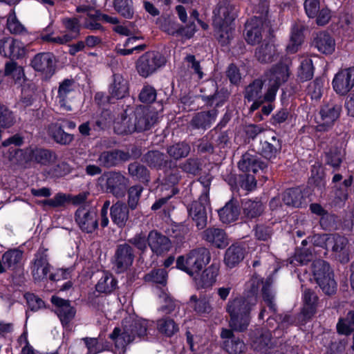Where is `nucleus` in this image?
Segmentation results:
<instances>
[{"instance_id": "1", "label": "nucleus", "mask_w": 354, "mask_h": 354, "mask_svg": "<svg viewBox=\"0 0 354 354\" xmlns=\"http://www.w3.org/2000/svg\"><path fill=\"white\" fill-rule=\"evenodd\" d=\"M158 112L151 107L128 106L114 122L118 134H129L150 129L158 121Z\"/></svg>"}, {"instance_id": "2", "label": "nucleus", "mask_w": 354, "mask_h": 354, "mask_svg": "<svg viewBox=\"0 0 354 354\" xmlns=\"http://www.w3.org/2000/svg\"><path fill=\"white\" fill-rule=\"evenodd\" d=\"M254 296H241L229 300L226 310L230 315V326L235 331H245L250 324V311L256 306Z\"/></svg>"}, {"instance_id": "3", "label": "nucleus", "mask_w": 354, "mask_h": 354, "mask_svg": "<svg viewBox=\"0 0 354 354\" xmlns=\"http://www.w3.org/2000/svg\"><path fill=\"white\" fill-rule=\"evenodd\" d=\"M236 17L235 7L229 1H220L214 10L213 25L220 41L227 43L232 35V23Z\"/></svg>"}, {"instance_id": "4", "label": "nucleus", "mask_w": 354, "mask_h": 354, "mask_svg": "<svg viewBox=\"0 0 354 354\" xmlns=\"http://www.w3.org/2000/svg\"><path fill=\"white\" fill-rule=\"evenodd\" d=\"M127 324V321L125 320L123 323V332L119 328H115L110 334V338L118 347L124 348L134 339L136 335L144 338L148 334L149 322L146 319H138L133 320L129 325Z\"/></svg>"}, {"instance_id": "5", "label": "nucleus", "mask_w": 354, "mask_h": 354, "mask_svg": "<svg viewBox=\"0 0 354 354\" xmlns=\"http://www.w3.org/2000/svg\"><path fill=\"white\" fill-rule=\"evenodd\" d=\"M292 62L290 59H286L283 62L272 66L266 73L265 82L268 85V91L264 95L267 102H272L275 99L277 92L281 84L288 81L290 75V66Z\"/></svg>"}, {"instance_id": "6", "label": "nucleus", "mask_w": 354, "mask_h": 354, "mask_svg": "<svg viewBox=\"0 0 354 354\" xmlns=\"http://www.w3.org/2000/svg\"><path fill=\"white\" fill-rule=\"evenodd\" d=\"M211 259L209 250L201 247L190 251L187 256H180L176 261V267L190 276L198 274Z\"/></svg>"}, {"instance_id": "7", "label": "nucleus", "mask_w": 354, "mask_h": 354, "mask_svg": "<svg viewBox=\"0 0 354 354\" xmlns=\"http://www.w3.org/2000/svg\"><path fill=\"white\" fill-rule=\"evenodd\" d=\"M9 160L14 164L26 165L37 162L46 165L52 158V153L47 149L30 146L24 149H9Z\"/></svg>"}, {"instance_id": "8", "label": "nucleus", "mask_w": 354, "mask_h": 354, "mask_svg": "<svg viewBox=\"0 0 354 354\" xmlns=\"http://www.w3.org/2000/svg\"><path fill=\"white\" fill-rule=\"evenodd\" d=\"M314 278L322 291L328 295L335 293L337 283L334 279V273L329 264L322 259L313 263Z\"/></svg>"}, {"instance_id": "9", "label": "nucleus", "mask_w": 354, "mask_h": 354, "mask_svg": "<svg viewBox=\"0 0 354 354\" xmlns=\"http://www.w3.org/2000/svg\"><path fill=\"white\" fill-rule=\"evenodd\" d=\"M165 63V57L158 52L149 51L137 61L136 69L140 75L147 77Z\"/></svg>"}, {"instance_id": "10", "label": "nucleus", "mask_w": 354, "mask_h": 354, "mask_svg": "<svg viewBox=\"0 0 354 354\" xmlns=\"http://www.w3.org/2000/svg\"><path fill=\"white\" fill-rule=\"evenodd\" d=\"M262 286V294L264 301L268 306L270 310L275 313L276 305L274 302V295L272 294L270 285L267 283L263 284L262 279L258 275H254L246 283L248 295L246 296H254L257 298L259 288Z\"/></svg>"}, {"instance_id": "11", "label": "nucleus", "mask_w": 354, "mask_h": 354, "mask_svg": "<svg viewBox=\"0 0 354 354\" xmlns=\"http://www.w3.org/2000/svg\"><path fill=\"white\" fill-rule=\"evenodd\" d=\"M47 251V248L41 246L35 254L30 267L31 274L35 281L46 279L50 272V265L48 263Z\"/></svg>"}, {"instance_id": "12", "label": "nucleus", "mask_w": 354, "mask_h": 354, "mask_svg": "<svg viewBox=\"0 0 354 354\" xmlns=\"http://www.w3.org/2000/svg\"><path fill=\"white\" fill-rule=\"evenodd\" d=\"M332 86L337 94L346 95L354 87V66L342 69L336 73Z\"/></svg>"}, {"instance_id": "13", "label": "nucleus", "mask_w": 354, "mask_h": 354, "mask_svg": "<svg viewBox=\"0 0 354 354\" xmlns=\"http://www.w3.org/2000/svg\"><path fill=\"white\" fill-rule=\"evenodd\" d=\"M342 106L339 104L330 103L324 105L319 111L320 120L317 125V130L325 131L330 128L339 117Z\"/></svg>"}, {"instance_id": "14", "label": "nucleus", "mask_w": 354, "mask_h": 354, "mask_svg": "<svg viewBox=\"0 0 354 354\" xmlns=\"http://www.w3.org/2000/svg\"><path fill=\"white\" fill-rule=\"evenodd\" d=\"M75 221L80 228L87 233L93 232L98 225L96 212L86 207L77 209L75 212Z\"/></svg>"}, {"instance_id": "15", "label": "nucleus", "mask_w": 354, "mask_h": 354, "mask_svg": "<svg viewBox=\"0 0 354 354\" xmlns=\"http://www.w3.org/2000/svg\"><path fill=\"white\" fill-rule=\"evenodd\" d=\"M233 330L223 328L221 337L225 339L223 343V349L229 354H242L247 347L244 342L234 336Z\"/></svg>"}, {"instance_id": "16", "label": "nucleus", "mask_w": 354, "mask_h": 354, "mask_svg": "<svg viewBox=\"0 0 354 354\" xmlns=\"http://www.w3.org/2000/svg\"><path fill=\"white\" fill-rule=\"evenodd\" d=\"M75 88V84L73 80L65 79L59 83L56 100L62 110L66 111H72L70 101Z\"/></svg>"}, {"instance_id": "17", "label": "nucleus", "mask_w": 354, "mask_h": 354, "mask_svg": "<svg viewBox=\"0 0 354 354\" xmlns=\"http://www.w3.org/2000/svg\"><path fill=\"white\" fill-rule=\"evenodd\" d=\"M52 304L56 307L55 313L59 317L63 326H67L74 318L76 310L70 301L63 299L57 296H53L50 299Z\"/></svg>"}, {"instance_id": "18", "label": "nucleus", "mask_w": 354, "mask_h": 354, "mask_svg": "<svg viewBox=\"0 0 354 354\" xmlns=\"http://www.w3.org/2000/svg\"><path fill=\"white\" fill-rule=\"evenodd\" d=\"M220 268V262L213 260L211 265L205 268L198 277H194V281L197 288H207L212 287L216 281Z\"/></svg>"}, {"instance_id": "19", "label": "nucleus", "mask_w": 354, "mask_h": 354, "mask_svg": "<svg viewBox=\"0 0 354 354\" xmlns=\"http://www.w3.org/2000/svg\"><path fill=\"white\" fill-rule=\"evenodd\" d=\"M265 139L261 141V153L266 159L276 158L281 149V143L273 132H268L264 136Z\"/></svg>"}, {"instance_id": "20", "label": "nucleus", "mask_w": 354, "mask_h": 354, "mask_svg": "<svg viewBox=\"0 0 354 354\" xmlns=\"http://www.w3.org/2000/svg\"><path fill=\"white\" fill-rule=\"evenodd\" d=\"M127 183V179L119 172H110L106 175V189L117 198L124 196Z\"/></svg>"}, {"instance_id": "21", "label": "nucleus", "mask_w": 354, "mask_h": 354, "mask_svg": "<svg viewBox=\"0 0 354 354\" xmlns=\"http://www.w3.org/2000/svg\"><path fill=\"white\" fill-rule=\"evenodd\" d=\"M133 261V254L131 247L129 245H120L114 259L116 272L120 273L127 270L131 266Z\"/></svg>"}, {"instance_id": "22", "label": "nucleus", "mask_w": 354, "mask_h": 354, "mask_svg": "<svg viewBox=\"0 0 354 354\" xmlns=\"http://www.w3.org/2000/svg\"><path fill=\"white\" fill-rule=\"evenodd\" d=\"M129 83L120 74H113L109 86V99L120 100L129 95Z\"/></svg>"}, {"instance_id": "23", "label": "nucleus", "mask_w": 354, "mask_h": 354, "mask_svg": "<svg viewBox=\"0 0 354 354\" xmlns=\"http://www.w3.org/2000/svg\"><path fill=\"white\" fill-rule=\"evenodd\" d=\"M209 206V198L205 203L201 201V196L198 201H194L188 209L189 215L195 221L199 229L203 228L207 223V208Z\"/></svg>"}, {"instance_id": "24", "label": "nucleus", "mask_w": 354, "mask_h": 354, "mask_svg": "<svg viewBox=\"0 0 354 354\" xmlns=\"http://www.w3.org/2000/svg\"><path fill=\"white\" fill-rule=\"evenodd\" d=\"M313 46L322 54L331 55L335 50L334 38L326 32H320L314 38Z\"/></svg>"}, {"instance_id": "25", "label": "nucleus", "mask_w": 354, "mask_h": 354, "mask_svg": "<svg viewBox=\"0 0 354 354\" xmlns=\"http://www.w3.org/2000/svg\"><path fill=\"white\" fill-rule=\"evenodd\" d=\"M54 57L49 53H41L36 55L31 61V66L37 71L46 74H51L54 68Z\"/></svg>"}, {"instance_id": "26", "label": "nucleus", "mask_w": 354, "mask_h": 354, "mask_svg": "<svg viewBox=\"0 0 354 354\" xmlns=\"http://www.w3.org/2000/svg\"><path fill=\"white\" fill-rule=\"evenodd\" d=\"M263 22L259 18L254 17L248 21L245 26V40L248 44L254 45L262 39Z\"/></svg>"}, {"instance_id": "27", "label": "nucleus", "mask_w": 354, "mask_h": 354, "mask_svg": "<svg viewBox=\"0 0 354 354\" xmlns=\"http://www.w3.org/2000/svg\"><path fill=\"white\" fill-rule=\"evenodd\" d=\"M245 248L243 245H231L224 257L225 265L232 269L236 267L245 257Z\"/></svg>"}, {"instance_id": "28", "label": "nucleus", "mask_w": 354, "mask_h": 354, "mask_svg": "<svg viewBox=\"0 0 354 354\" xmlns=\"http://www.w3.org/2000/svg\"><path fill=\"white\" fill-rule=\"evenodd\" d=\"M282 200L286 205L294 207H301L307 204L306 196L300 188L287 189L282 195Z\"/></svg>"}, {"instance_id": "29", "label": "nucleus", "mask_w": 354, "mask_h": 354, "mask_svg": "<svg viewBox=\"0 0 354 354\" xmlns=\"http://www.w3.org/2000/svg\"><path fill=\"white\" fill-rule=\"evenodd\" d=\"M111 217L116 225L124 227L129 220V207L122 202H117L110 209Z\"/></svg>"}, {"instance_id": "30", "label": "nucleus", "mask_w": 354, "mask_h": 354, "mask_svg": "<svg viewBox=\"0 0 354 354\" xmlns=\"http://www.w3.org/2000/svg\"><path fill=\"white\" fill-rule=\"evenodd\" d=\"M217 114V110L214 109L208 111L199 112L192 119L191 125L196 129L209 128L215 121Z\"/></svg>"}, {"instance_id": "31", "label": "nucleus", "mask_w": 354, "mask_h": 354, "mask_svg": "<svg viewBox=\"0 0 354 354\" xmlns=\"http://www.w3.org/2000/svg\"><path fill=\"white\" fill-rule=\"evenodd\" d=\"M239 169L245 173H257L263 167V162L260 161L257 156L245 153L238 163Z\"/></svg>"}, {"instance_id": "32", "label": "nucleus", "mask_w": 354, "mask_h": 354, "mask_svg": "<svg viewBox=\"0 0 354 354\" xmlns=\"http://www.w3.org/2000/svg\"><path fill=\"white\" fill-rule=\"evenodd\" d=\"M221 221L223 223H230L236 221L239 216V209L237 202L229 201L224 207L218 210Z\"/></svg>"}, {"instance_id": "33", "label": "nucleus", "mask_w": 354, "mask_h": 354, "mask_svg": "<svg viewBox=\"0 0 354 354\" xmlns=\"http://www.w3.org/2000/svg\"><path fill=\"white\" fill-rule=\"evenodd\" d=\"M168 238L158 231H151L148 234L140 232L135 235L131 243H168Z\"/></svg>"}, {"instance_id": "34", "label": "nucleus", "mask_w": 354, "mask_h": 354, "mask_svg": "<svg viewBox=\"0 0 354 354\" xmlns=\"http://www.w3.org/2000/svg\"><path fill=\"white\" fill-rule=\"evenodd\" d=\"M303 31V25L298 24L292 25L290 41L286 46V51L288 53L293 54L298 51L299 46L304 40Z\"/></svg>"}, {"instance_id": "35", "label": "nucleus", "mask_w": 354, "mask_h": 354, "mask_svg": "<svg viewBox=\"0 0 354 354\" xmlns=\"http://www.w3.org/2000/svg\"><path fill=\"white\" fill-rule=\"evenodd\" d=\"M278 55L277 47L272 43L262 44L255 52L257 59L261 63L271 62L275 60Z\"/></svg>"}, {"instance_id": "36", "label": "nucleus", "mask_w": 354, "mask_h": 354, "mask_svg": "<svg viewBox=\"0 0 354 354\" xmlns=\"http://www.w3.org/2000/svg\"><path fill=\"white\" fill-rule=\"evenodd\" d=\"M203 239L209 243H225L229 239L225 232L218 227H209L203 231Z\"/></svg>"}, {"instance_id": "37", "label": "nucleus", "mask_w": 354, "mask_h": 354, "mask_svg": "<svg viewBox=\"0 0 354 354\" xmlns=\"http://www.w3.org/2000/svg\"><path fill=\"white\" fill-rule=\"evenodd\" d=\"M156 328L160 334L169 337L173 336L179 330L178 325L175 321L166 316L156 321Z\"/></svg>"}, {"instance_id": "38", "label": "nucleus", "mask_w": 354, "mask_h": 354, "mask_svg": "<svg viewBox=\"0 0 354 354\" xmlns=\"http://www.w3.org/2000/svg\"><path fill=\"white\" fill-rule=\"evenodd\" d=\"M317 297L314 292L309 289L305 290L304 292V308L302 313L306 318H310L316 311V303Z\"/></svg>"}, {"instance_id": "39", "label": "nucleus", "mask_w": 354, "mask_h": 354, "mask_svg": "<svg viewBox=\"0 0 354 354\" xmlns=\"http://www.w3.org/2000/svg\"><path fill=\"white\" fill-rule=\"evenodd\" d=\"M125 153L119 150L104 151L99 157V162L104 167H113L116 165L124 158Z\"/></svg>"}, {"instance_id": "40", "label": "nucleus", "mask_w": 354, "mask_h": 354, "mask_svg": "<svg viewBox=\"0 0 354 354\" xmlns=\"http://www.w3.org/2000/svg\"><path fill=\"white\" fill-rule=\"evenodd\" d=\"M116 286L117 281L113 275L108 272H103L95 286V289L99 292L110 293L115 289Z\"/></svg>"}, {"instance_id": "41", "label": "nucleus", "mask_w": 354, "mask_h": 354, "mask_svg": "<svg viewBox=\"0 0 354 354\" xmlns=\"http://www.w3.org/2000/svg\"><path fill=\"white\" fill-rule=\"evenodd\" d=\"M48 129L50 134L57 143L68 145L73 140V136L66 133L57 123L50 124Z\"/></svg>"}, {"instance_id": "42", "label": "nucleus", "mask_w": 354, "mask_h": 354, "mask_svg": "<svg viewBox=\"0 0 354 354\" xmlns=\"http://www.w3.org/2000/svg\"><path fill=\"white\" fill-rule=\"evenodd\" d=\"M4 75L12 78L16 83H21L25 77L23 67L13 61L6 63Z\"/></svg>"}, {"instance_id": "43", "label": "nucleus", "mask_w": 354, "mask_h": 354, "mask_svg": "<svg viewBox=\"0 0 354 354\" xmlns=\"http://www.w3.org/2000/svg\"><path fill=\"white\" fill-rule=\"evenodd\" d=\"M314 67L313 61L309 57H303L297 71V77L301 82H306L313 78Z\"/></svg>"}, {"instance_id": "44", "label": "nucleus", "mask_w": 354, "mask_h": 354, "mask_svg": "<svg viewBox=\"0 0 354 354\" xmlns=\"http://www.w3.org/2000/svg\"><path fill=\"white\" fill-rule=\"evenodd\" d=\"M6 26L11 34L21 35L27 32L25 26L17 19L14 9L8 15Z\"/></svg>"}, {"instance_id": "45", "label": "nucleus", "mask_w": 354, "mask_h": 354, "mask_svg": "<svg viewBox=\"0 0 354 354\" xmlns=\"http://www.w3.org/2000/svg\"><path fill=\"white\" fill-rule=\"evenodd\" d=\"M190 302L192 304L194 311L199 315L209 314L212 310V307L209 301L205 297L197 298L196 295L190 297Z\"/></svg>"}, {"instance_id": "46", "label": "nucleus", "mask_w": 354, "mask_h": 354, "mask_svg": "<svg viewBox=\"0 0 354 354\" xmlns=\"http://www.w3.org/2000/svg\"><path fill=\"white\" fill-rule=\"evenodd\" d=\"M264 210V206L261 201H247L243 203V213L249 218L260 216Z\"/></svg>"}, {"instance_id": "47", "label": "nucleus", "mask_w": 354, "mask_h": 354, "mask_svg": "<svg viewBox=\"0 0 354 354\" xmlns=\"http://www.w3.org/2000/svg\"><path fill=\"white\" fill-rule=\"evenodd\" d=\"M115 10L123 17L131 19L133 16L132 0H113Z\"/></svg>"}, {"instance_id": "48", "label": "nucleus", "mask_w": 354, "mask_h": 354, "mask_svg": "<svg viewBox=\"0 0 354 354\" xmlns=\"http://www.w3.org/2000/svg\"><path fill=\"white\" fill-rule=\"evenodd\" d=\"M189 151V145L184 142L174 144L167 148V153L169 156L176 160L187 156Z\"/></svg>"}, {"instance_id": "49", "label": "nucleus", "mask_w": 354, "mask_h": 354, "mask_svg": "<svg viewBox=\"0 0 354 354\" xmlns=\"http://www.w3.org/2000/svg\"><path fill=\"white\" fill-rule=\"evenodd\" d=\"M263 82L260 80H256L252 83L249 84L245 92V97L249 102L256 100L257 99H263L261 95V90L263 88Z\"/></svg>"}, {"instance_id": "50", "label": "nucleus", "mask_w": 354, "mask_h": 354, "mask_svg": "<svg viewBox=\"0 0 354 354\" xmlns=\"http://www.w3.org/2000/svg\"><path fill=\"white\" fill-rule=\"evenodd\" d=\"M351 254L348 245H333L332 255L341 263H346L350 261Z\"/></svg>"}, {"instance_id": "51", "label": "nucleus", "mask_w": 354, "mask_h": 354, "mask_svg": "<svg viewBox=\"0 0 354 354\" xmlns=\"http://www.w3.org/2000/svg\"><path fill=\"white\" fill-rule=\"evenodd\" d=\"M145 162L151 167L160 168L165 162V155L158 151H149L144 157Z\"/></svg>"}, {"instance_id": "52", "label": "nucleus", "mask_w": 354, "mask_h": 354, "mask_svg": "<svg viewBox=\"0 0 354 354\" xmlns=\"http://www.w3.org/2000/svg\"><path fill=\"white\" fill-rule=\"evenodd\" d=\"M306 246V245H302V246L296 249L292 262L295 261L303 265L313 260L314 254L312 249Z\"/></svg>"}, {"instance_id": "53", "label": "nucleus", "mask_w": 354, "mask_h": 354, "mask_svg": "<svg viewBox=\"0 0 354 354\" xmlns=\"http://www.w3.org/2000/svg\"><path fill=\"white\" fill-rule=\"evenodd\" d=\"M344 156V151L339 148L330 149L326 153V164L333 167L334 169L339 167Z\"/></svg>"}, {"instance_id": "54", "label": "nucleus", "mask_w": 354, "mask_h": 354, "mask_svg": "<svg viewBox=\"0 0 354 354\" xmlns=\"http://www.w3.org/2000/svg\"><path fill=\"white\" fill-rule=\"evenodd\" d=\"M339 333L348 335L354 330V311H350L346 319H340L337 325Z\"/></svg>"}, {"instance_id": "55", "label": "nucleus", "mask_w": 354, "mask_h": 354, "mask_svg": "<svg viewBox=\"0 0 354 354\" xmlns=\"http://www.w3.org/2000/svg\"><path fill=\"white\" fill-rule=\"evenodd\" d=\"M22 255L23 252L19 250H10L2 256V261L8 268L14 267L20 262Z\"/></svg>"}, {"instance_id": "56", "label": "nucleus", "mask_w": 354, "mask_h": 354, "mask_svg": "<svg viewBox=\"0 0 354 354\" xmlns=\"http://www.w3.org/2000/svg\"><path fill=\"white\" fill-rule=\"evenodd\" d=\"M143 187L140 185L131 187L128 190V207L135 209L138 204Z\"/></svg>"}, {"instance_id": "57", "label": "nucleus", "mask_w": 354, "mask_h": 354, "mask_svg": "<svg viewBox=\"0 0 354 354\" xmlns=\"http://www.w3.org/2000/svg\"><path fill=\"white\" fill-rule=\"evenodd\" d=\"M62 23L64 25V27L68 32V33H65L63 35H70L72 37L71 40L76 38L80 34V21L76 19H64L62 20Z\"/></svg>"}, {"instance_id": "58", "label": "nucleus", "mask_w": 354, "mask_h": 354, "mask_svg": "<svg viewBox=\"0 0 354 354\" xmlns=\"http://www.w3.org/2000/svg\"><path fill=\"white\" fill-rule=\"evenodd\" d=\"M187 63L188 68L193 71V73L197 76L198 80H201L204 76V73L202 71L200 62L196 60L194 55L189 54L187 55L184 59Z\"/></svg>"}, {"instance_id": "59", "label": "nucleus", "mask_w": 354, "mask_h": 354, "mask_svg": "<svg viewBox=\"0 0 354 354\" xmlns=\"http://www.w3.org/2000/svg\"><path fill=\"white\" fill-rule=\"evenodd\" d=\"M40 38L43 41L55 44H65L71 41L72 37L70 35L54 36L53 32L41 33Z\"/></svg>"}, {"instance_id": "60", "label": "nucleus", "mask_w": 354, "mask_h": 354, "mask_svg": "<svg viewBox=\"0 0 354 354\" xmlns=\"http://www.w3.org/2000/svg\"><path fill=\"white\" fill-rule=\"evenodd\" d=\"M348 194V190L339 185L334 187L330 198L335 205H339L347 200Z\"/></svg>"}, {"instance_id": "61", "label": "nucleus", "mask_w": 354, "mask_h": 354, "mask_svg": "<svg viewBox=\"0 0 354 354\" xmlns=\"http://www.w3.org/2000/svg\"><path fill=\"white\" fill-rule=\"evenodd\" d=\"M28 308L33 312L38 311L45 308L44 301L38 296L32 293H26L24 295Z\"/></svg>"}, {"instance_id": "62", "label": "nucleus", "mask_w": 354, "mask_h": 354, "mask_svg": "<svg viewBox=\"0 0 354 354\" xmlns=\"http://www.w3.org/2000/svg\"><path fill=\"white\" fill-rule=\"evenodd\" d=\"M160 28L169 35L178 37L180 24L169 18H164L160 24Z\"/></svg>"}, {"instance_id": "63", "label": "nucleus", "mask_w": 354, "mask_h": 354, "mask_svg": "<svg viewBox=\"0 0 354 354\" xmlns=\"http://www.w3.org/2000/svg\"><path fill=\"white\" fill-rule=\"evenodd\" d=\"M167 277V272L164 269H158L152 270L150 273L146 274L145 279L147 281L165 284L166 283Z\"/></svg>"}, {"instance_id": "64", "label": "nucleus", "mask_w": 354, "mask_h": 354, "mask_svg": "<svg viewBox=\"0 0 354 354\" xmlns=\"http://www.w3.org/2000/svg\"><path fill=\"white\" fill-rule=\"evenodd\" d=\"M15 123V117L12 111L6 106L0 113V127L9 128Z\"/></svg>"}]
</instances>
